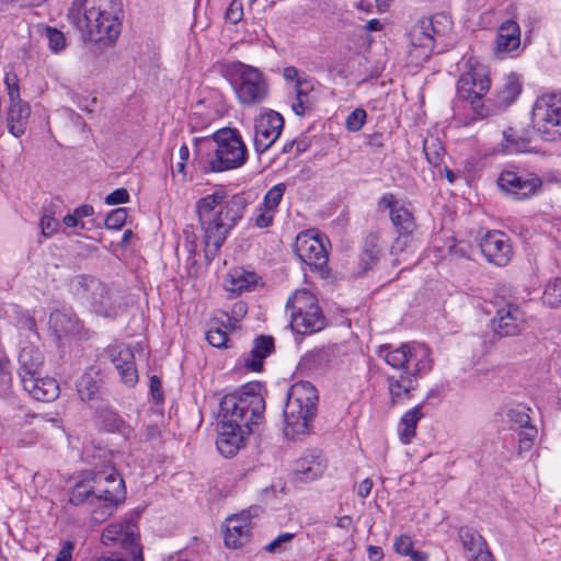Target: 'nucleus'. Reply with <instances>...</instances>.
Returning <instances> with one entry per match:
<instances>
[{"label": "nucleus", "mask_w": 561, "mask_h": 561, "mask_svg": "<svg viewBox=\"0 0 561 561\" xmlns=\"http://www.w3.org/2000/svg\"><path fill=\"white\" fill-rule=\"evenodd\" d=\"M497 185L507 195L523 201L530 198L541 188L542 180L526 171L505 170L500 174Z\"/></svg>", "instance_id": "obj_13"}, {"label": "nucleus", "mask_w": 561, "mask_h": 561, "mask_svg": "<svg viewBox=\"0 0 561 561\" xmlns=\"http://www.w3.org/2000/svg\"><path fill=\"white\" fill-rule=\"evenodd\" d=\"M274 350V339L271 335H259L254 339L251 351L243 357L245 368L255 373L262 371L264 359L268 357Z\"/></svg>", "instance_id": "obj_22"}, {"label": "nucleus", "mask_w": 561, "mask_h": 561, "mask_svg": "<svg viewBox=\"0 0 561 561\" xmlns=\"http://www.w3.org/2000/svg\"><path fill=\"white\" fill-rule=\"evenodd\" d=\"M257 280L259 276L256 273L247 271L243 267H236L226 276L225 288L232 294L241 295L253 290Z\"/></svg>", "instance_id": "obj_29"}, {"label": "nucleus", "mask_w": 561, "mask_h": 561, "mask_svg": "<svg viewBox=\"0 0 561 561\" xmlns=\"http://www.w3.org/2000/svg\"><path fill=\"white\" fill-rule=\"evenodd\" d=\"M325 469L322 453L318 449L308 450L295 460L293 470L301 481L309 482L319 478Z\"/></svg>", "instance_id": "obj_21"}, {"label": "nucleus", "mask_w": 561, "mask_h": 561, "mask_svg": "<svg viewBox=\"0 0 561 561\" xmlns=\"http://www.w3.org/2000/svg\"><path fill=\"white\" fill-rule=\"evenodd\" d=\"M290 319V327L297 334H310L325 327V317L320 308L305 311L300 316H291Z\"/></svg>", "instance_id": "obj_27"}, {"label": "nucleus", "mask_w": 561, "mask_h": 561, "mask_svg": "<svg viewBox=\"0 0 561 561\" xmlns=\"http://www.w3.org/2000/svg\"><path fill=\"white\" fill-rule=\"evenodd\" d=\"M495 314L491 327L499 336L518 335L525 328L526 313L513 299L496 294L493 299Z\"/></svg>", "instance_id": "obj_12"}, {"label": "nucleus", "mask_w": 561, "mask_h": 561, "mask_svg": "<svg viewBox=\"0 0 561 561\" xmlns=\"http://www.w3.org/2000/svg\"><path fill=\"white\" fill-rule=\"evenodd\" d=\"M286 308L290 310V317L301 314L305 311L320 308L317 298L307 289L296 290L287 300Z\"/></svg>", "instance_id": "obj_32"}, {"label": "nucleus", "mask_w": 561, "mask_h": 561, "mask_svg": "<svg viewBox=\"0 0 561 561\" xmlns=\"http://www.w3.org/2000/svg\"><path fill=\"white\" fill-rule=\"evenodd\" d=\"M225 545L228 548L238 549L244 546L250 538V523L238 515L226 519Z\"/></svg>", "instance_id": "obj_24"}, {"label": "nucleus", "mask_w": 561, "mask_h": 561, "mask_svg": "<svg viewBox=\"0 0 561 561\" xmlns=\"http://www.w3.org/2000/svg\"><path fill=\"white\" fill-rule=\"evenodd\" d=\"M259 215L255 217V225L259 228H267L272 225L274 213L271 210L265 209V207L260 206L259 207Z\"/></svg>", "instance_id": "obj_55"}, {"label": "nucleus", "mask_w": 561, "mask_h": 561, "mask_svg": "<svg viewBox=\"0 0 561 561\" xmlns=\"http://www.w3.org/2000/svg\"><path fill=\"white\" fill-rule=\"evenodd\" d=\"M217 144L215 158L210 160L213 172H224L242 167L248 158L247 147L237 129L224 128L213 136Z\"/></svg>", "instance_id": "obj_10"}, {"label": "nucleus", "mask_w": 561, "mask_h": 561, "mask_svg": "<svg viewBox=\"0 0 561 561\" xmlns=\"http://www.w3.org/2000/svg\"><path fill=\"white\" fill-rule=\"evenodd\" d=\"M322 236L312 230L300 232L294 242V252L297 257L309 267L311 272H317L321 277L329 274L328 260L329 254L325 249Z\"/></svg>", "instance_id": "obj_11"}, {"label": "nucleus", "mask_w": 561, "mask_h": 561, "mask_svg": "<svg viewBox=\"0 0 561 561\" xmlns=\"http://www.w3.org/2000/svg\"><path fill=\"white\" fill-rule=\"evenodd\" d=\"M59 226L58 220H56L50 215H44L41 219V230L42 234L45 237H50L54 232L57 231Z\"/></svg>", "instance_id": "obj_53"}, {"label": "nucleus", "mask_w": 561, "mask_h": 561, "mask_svg": "<svg viewBox=\"0 0 561 561\" xmlns=\"http://www.w3.org/2000/svg\"><path fill=\"white\" fill-rule=\"evenodd\" d=\"M334 358L333 346H322L306 353L300 362L299 366L302 370L308 374H314L327 369Z\"/></svg>", "instance_id": "obj_26"}, {"label": "nucleus", "mask_w": 561, "mask_h": 561, "mask_svg": "<svg viewBox=\"0 0 561 561\" xmlns=\"http://www.w3.org/2000/svg\"><path fill=\"white\" fill-rule=\"evenodd\" d=\"M101 378L93 368L87 370L77 382V390L80 398L91 400L100 389Z\"/></svg>", "instance_id": "obj_35"}, {"label": "nucleus", "mask_w": 561, "mask_h": 561, "mask_svg": "<svg viewBox=\"0 0 561 561\" xmlns=\"http://www.w3.org/2000/svg\"><path fill=\"white\" fill-rule=\"evenodd\" d=\"M479 247L486 261L496 266H505L512 259L510 239L502 231H488L481 238Z\"/></svg>", "instance_id": "obj_16"}, {"label": "nucleus", "mask_w": 561, "mask_h": 561, "mask_svg": "<svg viewBox=\"0 0 561 561\" xmlns=\"http://www.w3.org/2000/svg\"><path fill=\"white\" fill-rule=\"evenodd\" d=\"M41 34L48 41L49 49L58 54L66 48V37L64 33L56 27L48 25H41Z\"/></svg>", "instance_id": "obj_40"}, {"label": "nucleus", "mask_w": 561, "mask_h": 561, "mask_svg": "<svg viewBox=\"0 0 561 561\" xmlns=\"http://www.w3.org/2000/svg\"><path fill=\"white\" fill-rule=\"evenodd\" d=\"M520 91L522 89L518 80L514 77H511L500 93L501 103H503L505 106L510 105L516 100Z\"/></svg>", "instance_id": "obj_44"}, {"label": "nucleus", "mask_w": 561, "mask_h": 561, "mask_svg": "<svg viewBox=\"0 0 561 561\" xmlns=\"http://www.w3.org/2000/svg\"><path fill=\"white\" fill-rule=\"evenodd\" d=\"M393 547L394 550L401 556H408L414 549L412 539L407 535H401L398 537L394 540Z\"/></svg>", "instance_id": "obj_52"}, {"label": "nucleus", "mask_w": 561, "mask_h": 561, "mask_svg": "<svg viewBox=\"0 0 561 561\" xmlns=\"http://www.w3.org/2000/svg\"><path fill=\"white\" fill-rule=\"evenodd\" d=\"M542 119L545 122L543 130L549 131V126L559 127L560 129L553 131V136L561 138V98L545 110Z\"/></svg>", "instance_id": "obj_39"}, {"label": "nucleus", "mask_w": 561, "mask_h": 561, "mask_svg": "<svg viewBox=\"0 0 561 561\" xmlns=\"http://www.w3.org/2000/svg\"><path fill=\"white\" fill-rule=\"evenodd\" d=\"M530 409L524 405L511 407L505 410L506 419L516 426L518 435V454L527 453L534 446L538 431L531 424L528 411Z\"/></svg>", "instance_id": "obj_17"}, {"label": "nucleus", "mask_w": 561, "mask_h": 561, "mask_svg": "<svg viewBox=\"0 0 561 561\" xmlns=\"http://www.w3.org/2000/svg\"><path fill=\"white\" fill-rule=\"evenodd\" d=\"M226 198L225 190L219 188L196 203V213L205 234V259L208 262L217 256L249 204L242 193L234 194L228 201Z\"/></svg>", "instance_id": "obj_2"}, {"label": "nucleus", "mask_w": 561, "mask_h": 561, "mask_svg": "<svg viewBox=\"0 0 561 561\" xmlns=\"http://www.w3.org/2000/svg\"><path fill=\"white\" fill-rule=\"evenodd\" d=\"M448 24L449 21L443 13L434 16H423L411 28L410 42L414 47H422L432 51L435 36L444 33Z\"/></svg>", "instance_id": "obj_15"}, {"label": "nucleus", "mask_w": 561, "mask_h": 561, "mask_svg": "<svg viewBox=\"0 0 561 561\" xmlns=\"http://www.w3.org/2000/svg\"><path fill=\"white\" fill-rule=\"evenodd\" d=\"M367 118V113L363 108H355L351 112L345 121V127L348 131H358L364 126Z\"/></svg>", "instance_id": "obj_46"}, {"label": "nucleus", "mask_w": 561, "mask_h": 561, "mask_svg": "<svg viewBox=\"0 0 561 561\" xmlns=\"http://www.w3.org/2000/svg\"><path fill=\"white\" fill-rule=\"evenodd\" d=\"M102 542L104 545L119 542L125 549L129 551H134V549L140 548L138 545L137 527L130 520L107 525L102 533Z\"/></svg>", "instance_id": "obj_19"}, {"label": "nucleus", "mask_w": 561, "mask_h": 561, "mask_svg": "<svg viewBox=\"0 0 561 561\" xmlns=\"http://www.w3.org/2000/svg\"><path fill=\"white\" fill-rule=\"evenodd\" d=\"M263 512L262 507L259 505L251 506L248 510L242 511L241 513L237 514L240 518L245 519L248 523L251 524V518L257 517Z\"/></svg>", "instance_id": "obj_60"}, {"label": "nucleus", "mask_w": 561, "mask_h": 561, "mask_svg": "<svg viewBox=\"0 0 561 561\" xmlns=\"http://www.w3.org/2000/svg\"><path fill=\"white\" fill-rule=\"evenodd\" d=\"M379 207H385L390 210V214H392L393 209L398 208L401 203L397 201L393 194H385L381 196L378 203Z\"/></svg>", "instance_id": "obj_56"}, {"label": "nucleus", "mask_w": 561, "mask_h": 561, "mask_svg": "<svg viewBox=\"0 0 561 561\" xmlns=\"http://www.w3.org/2000/svg\"><path fill=\"white\" fill-rule=\"evenodd\" d=\"M75 546L71 541H66L59 550L55 561H71V554Z\"/></svg>", "instance_id": "obj_58"}, {"label": "nucleus", "mask_w": 561, "mask_h": 561, "mask_svg": "<svg viewBox=\"0 0 561 561\" xmlns=\"http://www.w3.org/2000/svg\"><path fill=\"white\" fill-rule=\"evenodd\" d=\"M295 535L291 533H283L267 543L263 549L267 553H282L286 550V543L294 539Z\"/></svg>", "instance_id": "obj_48"}, {"label": "nucleus", "mask_w": 561, "mask_h": 561, "mask_svg": "<svg viewBox=\"0 0 561 561\" xmlns=\"http://www.w3.org/2000/svg\"><path fill=\"white\" fill-rule=\"evenodd\" d=\"M520 45V27L514 20L504 21L497 30L495 50L497 54H507Z\"/></svg>", "instance_id": "obj_25"}, {"label": "nucleus", "mask_w": 561, "mask_h": 561, "mask_svg": "<svg viewBox=\"0 0 561 561\" xmlns=\"http://www.w3.org/2000/svg\"><path fill=\"white\" fill-rule=\"evenodd\" d=\"M226 77L232 84L236 95L242 105H259L266 100L268 84L259 68L236 61L228 66Z\"/></svg>", "instance_id": "obj_7"}, {"label": "nucleus", "mask_w": 561, "mask_h": 561, "mask_svg": "<svg viewBox=\"0 0 561 561\" xmlns=\"http://www.w3.org/2000/svg\"><path fill=\"white\" fill-rule=\"evenodd\" d=\"M4 82H5V85L8 89V96H9L10 103L22 100L20 96L19 80H18L16 75L7 73L5 78H4Z\"/></svg>", "instance_id": "obj_50"}, {"label": "nucleus", "mask_w": 561, "mask_h": 561, "mask_svg": "<svg viewBox=\"0 0 561 561\" xmlns=\"http://www.w3.org/2000/svg\"><path fill=\"white\" fill-rule=\"evenodd\" d=\"M76 216L80 219L90 217L94 214V209L91 205H81L75 209Z\"/></svg>", "instance_id": "obj_64"}, {"label": "nucleus", "mask_w": 561, "mask_h": 561, "mask_svg": "<svg viewBox=\"0 0 561 561\" xmlns=\"http://www.w3.org/2000/svg\"><path fill=\"white\" fill-rule=\"evenodd\" d=\"M225 18L232 24H237L243 18V7L240 0H232L225 12Z\"/></svg>", "instance_id": "obj_49"}, {"label": "nucleus", "mask_w": 561, "mask_h": 561, "mask_svg": "<svg viewBox=\"0 0 561 561\" xmlns=\"http://www.w3.org/2000/svg\"><path fill=\"white\" fill-rule=\"evenodd\" d=\"M127 219L126 208H116L112 210L105 218V227L110 230L121 229Z\"/></svg>", "instance_id": "obj_47"}, {"label": "nucleus", "mask_w": 561, "mask_h": 561, "mask_svg": "<svg viewBox=\"0 0 561 561\" xmlns=\"http://www.w3.org/2000/svg\"><path fill=\"white\" fill-rule=\"evenodd\" d=\"M285 190L286 186L284 183H278L271 187L265 194L263 204L261 206L265 207V209L267 210L275 213L284 196Z\"/></svg>", "instance_id": "obj_42"}, {"label": "nucleus", "mask_w": 561, "mask_h": 561, "mask_svg": "<svg viewBox=\"0 0 561 561\" xmlns=\"http://www.w3.org/2000/svg\"><path fill=\"white\" fill-rule=\"evenodd\" d=\"M108 355L122 381L129 387L135 386L138 381V373L131 348L128 346H115L108 350Z\"/></svg>", "instance_id": "obj_20"}, {"label": "nucleus", "mask_w": 561, "mask_h": 561, "mask_svg": "<svg viewBox=\"0 0 561 561\" xmlns=\"http://www.w3.org/2000/svg\"><path fill=\"white\" fill-rule=\"evenodd\" d=\"M18 327L22 330L35 332L36 322L30 314L23 313L16 320Z\"/></svg>", "instance_id": "obj_57"}, {"label": "nucleus", "mask_w": 561, "mask_h": 561, "mask_svg": "<svg viewBox=\"0 0 561 561\" xmlns=\"http://www.w3.org/2000/svg\"><path fill=\"white\" fill-rule=\"evenodd\" d=\"M373 481L369 478L364 479L357 488V495L365 499L370 494Z\"/></svg>", "instance_id": "obj_61"}, {"label": "nucleus", "mask_w": 561, "mask_h": 561, "mask_svg": "<svg viewBox=\"0 0 561 561\" xmlns=\"http://www.w3.org/2000/svg\"><path fill=\"white\" fill-rule=\"evenodd\" d=\"M248 312V307L243 301H238L233 305L231 313L234 320L243 318Z\"/></svg>", "instance_id": "obj_62"}, {"label": "nucleus", "mask_w": 561, "mask_h": 561, "mask_svg": "<svg viewBox=\"0 0 561 561\" xmlns=\"http://www.w3.org/2000/svg\"><path fill=\"white\" fill-rule=\"evenodd\" d=\"M380 252L379 237L376 233H369L365 239L364 250L360 255V263L365 270L370 268L379 260Z\"/></svg>", "instance_id": "obj_38"}, {"label": "nucleus", "mask_w": 561, "mask_h": 561, "mask_svg": "<svg viewBox=\"0 0 561 561\" xmlns=\"http://www.w3.org/2000/svg\"><path fill=\"white\" fill-rule=\"evenodd\" d=\"M284 127L283 116L270 110L260 115L254 123V149L262 154L278 139Z\"/></svg>", "instance_id": "obj_14"}, {"label": "nucleus", "mask_w": 561, "mask_h": 561, "mask_svg": "<svg viewBox=\"0 0 561 561\" xmlns=\"http://www.w3.org/2000/svg\"><path fill=\"white\" fill-rule=\"evenodd\" d=\"M25 391L37 401L48 402L59 396V386L53 378H42L36 375L21 381Z\"/></svg>", "instance_id": "obj_23"}, {"label": "nucleus", "mask_w": 561, "mask_h": 561, "mask_svg": "<svg viewBox=\"0 0 561 561\" xmlns=\"http://www.w3.org/2000/svg\"><path fill=\"white\" fill-rule=\"evenodd\" d=\"M99 423L101 428L108 433H124L127 428L125 421L112 409L99 411Z\"/></svg>", "instance_id": "obj_36"}, {"label": "nucleus", "mask_w": 561, "mask_h": 561, "mask_svg": "<svg viewBox=\"0 0 561 561\" xmlns=\"http://www.w3.org/2000/svg\"><path fill=\"white\" fill-rule=\"evenodd\" d=\"M129 201V194L125 188H116L105 197L107 205H119Z\"/></svg>", "instance_id": "obj_54"}, {"label": "nucleus", "mask_w": 561, "mask_h": 561, "mask_svg": "<svg viewBox=\"0 0 561 561\" xmlns=\"http://www.w3.org/2000/svg\"><path fill=\"white\" fill-rule=\"evenodd\" d=\"M422 408L423 404L420 403L402 415L400 421L402 428L399 433L403 444H409L415 436L417 422L423 417Z\"/></svg>", "instance_id": "obj_33"}, {"label": "nucleus", "mask_w": 561, "mask_h": 561, "mask_svg": "<svg viewBox=\"0 0 561 561\" xmlns=\"http://www.w3.org/2000/svg\"><path fill=\"white\" fill-rule=\"evenodd\" d=\"M543 299L551 307L561 306V278H556L547 285Z\"/></svg>", "instance_id": "obj_45"}, {"label": "nucleus", "mask_w": 561, "mask_h": 561, "mask_svg": "<svg viewBox=\"0 0 561 561\" xmlns=\"http://www.w3.org/2000/svg\"><path fill=\"white\" fill-rule=\"evenodd\" d=\"M125 497L123 478L113 467H106L101 471L85 472L72 486L69 503L76 506L88 505L91 519L94 523H103L113 515Z\"/></svg>", "instance_id": "obj_3"}, {"label": "nucleus", "mask_w": 561, "mask_h": 561, "mask_svg": "<svg viewBox=\"0 0 561 561\" xmlns=\"http://www.w3.org/2000/svg\"><path fill=\"white\" fill-rule=\"evenodd\" d=\"M206 340L214 347H229L227 331L218 321H211L206 331Z\"/></svg>", "instance_id": "obj_41"}, {"label": "nucleus", "mask_w": 561, "mask_h": 561, "mask_svg": "<svg viewBox=\"0 0 561 561\" xmlns=\"http://www.w3.org/2000/svg\"><path fill=\"white\" fill-rule=\"evenodd\" d=\"M124 16L122 0H84L72 8L69 18L84 41L111 46L122 32Z\"/></svg>", "instance_id": "obj_4"}, {"label": "nucleus", "mask_w": 561, "mask_h": 561, "mask_svg": "<svg viewBox=\"0 0 561 561\" xmlns=\"http://www.w3.org/2000/svg\"><path fill=\"white\" fill-rule=\"evenodd\" d=\"M467 71L462 73L457 82V100L467 101L477 117H486L489 107L482 101L490 90V78L485 67L474 58L466 61Z\"/></svg>", "instance_id": "obj_9"}, {"label": "nucleus", "mask_w": 561, "mask_h": 561, "mask_svg": "<svg viewBox=\"0 0 561 561\" xmlns=\"http://www.w3.org/2000/svg\"><path fill=\"white\" fill-rule=\"evenodd\" d=\"M49 329L58 339L77 334L81 330V323L71 311L56 310L49 316Z\"/></svg>", "instance_id": "obj_28"}, {"label": "nucleus", "mask_w": 561, "mask_h": 561, "mask_svg": "<svg viewBox=\"0 0 561 561\" xmlns=\"http://www.w3.org/2000/svg\"><path fill=\"white\" fill-rule=\"evenodd\" d=\"M423 150H424L427 161L432 165L437 167L442 163L443 156H444V148L438 140H436V139H433L431 141L425 140L424 145H423Z\"/></svg>", "instance_id": "obj_43"}, {"label": "nucleus", "mask_w": 561, "mask_h": 561, "mask_svg": "<svg viewBox=\"0 0 561 561\" xmlns=\"http://www.w3.org/2000/svg\"><path fill=\"white\" fill-rule=\"evenodd\" d=\"M390 219L399 237L394 240L391 252L398 254L413 245L412 233L416 228L415 219L411 209L401 204L390 214Z\"/></svg>", "instance_id": "obj_18"}, {"label": "nucleus", "mask_w": 561, "mask_h": 561, "mask_svg": "<svg viewBox=\"0 0 561 561\" xmlns=\"http://www.w3.org/2000/svg\"><path fill=\"white\" fill-rule=\"evenodd\" d=\"M318 391L309 381L294 383L284 407V434L290 439L309 433L310 424L316 417Z\"/></svg>", "instance_id": "obj_6"}, {"label": "nucleus", "mask_w": 561, "mask_h": 561, "mask_svg": "<svg viewBox=\"0 0 561 561\" xmlns=\"http://www.w3.org/2000/svg\"><path fill=\"white\" fill-rule=\"evenodd\" d=\"M458 535L463 548L472 552L473 556L489 550L486 541L478 530L466 526L459 529Z\"/></svg>", "instance_id": "obj_34"}, {"label": "nucleus", "mask_w": 561, "mask_h": 561, "mask_svg": "<svg viewBox=\"0 0 561 561\" xmlns=\"http://www.w3.org/2000/svg\"><path fill=\"white\" fill-rule=\"evenodd\" d=\"M19 376L21 381L41 375L39 369L43 365L41 352L33 347H24L19 355Z\"/></svg>", "instance_id": "obj_31"}, {"label": "nucleus", "mask_w": 561, "mask_h": 561, "mask_svg": "<svg viewBox=\"0 0 561 561\" xmlns=\"http://www.w3.org/2000/svg\"><path fill=\"white\" fill-rule=\"evenodd\" d=\"M31 115V106L27 102L20 100L10 103L7 117V126L14 137L22 136L27 127Z\"/></svg>", "instance_id": "obj_30"}, {"label": "nucleus", "mask_w": 561, "mask_h": 561, "mask_svg": "<svg viewBox=\"0 0 561 561\" xmlns=\"http://www.w3.org/2000/svg\"><path fill=\"white\" fill-rule=\"evenodd\" d=\"M73 284L77 295L88 301L96 314L115 318L124 310V298L121 293L108 288L98 278L78 275Z\"/></svg>", "instance_id": "obj_8"}, {"label": "nucleus", "mask_w": 561, "mask_h": 561, "mask_svg": "<svg viewBox=\"0 0 561 561\" xmlns=\"http://www.w3.org/2000/svg\"><path fill=\"white\" fill-rule=\"evenodd\" d=\"M503 148L507 153L527 152L529 148V140L519 136L512 127L503 130Z\"/></svg>", "instance_id": "obj_37"}, {"label": "nucleus", "mask_w": 561, "mask_h": 561, "mask_svg": "<svg viewBox=\"0 0 561 561\" xmlns=\"http://www.w3.org/2000/svg\"><path fill=\"white\" fill-rule=\"evenodd\" d=\"M64 224L67 227H80L81 229H84V224L79 220V218L76 216V213L67 214L64 219Z\"/></svg>", "instance_id": "obj_63"}, {"label": "nucleus", "mask_w": 561, "mask_h": 561, "mask_svg": "<svg viewBox=\"0 0 561 561\" xmlns=\"http://www.w3.org/2000/svg\"><path fill=\"white\" fill-rule=\"evenodd\" d=\"M431 351L424 344H402L391 350L390 345H381L378 351L392 368L400 370V375L388 376L387 382L392 403L403 400L416 387L419 376L432 369Z\"/></svg>", "instance_id": "obj_5"}, {"label": "nucleus", "mask_w": 561, "mask_h": 561, "mask_svg": "<svg viewBox=\"0 0 561 561\" xmlns=\"http://www.w3.org/2000/svg\"><path fill=\"white\" fill-rule=\"evenodd\" d=\"M11 373L7 363L0 359V397L5 396L11 388Z\"/></svg>", "instance_id": "obj_51"}, {"label": "nucleus", "mask_w": 561, "mask_h": 561, "mask_svg": "<svg viewBox=\"0 0 561 561\" xmlns=\"http://www.w3.org/2000/svg\"><path fill=\"white\" fill-rule=\"evenodd\" d=\"M150 391H151L152 398L156 401L162 400L163 394H162V390H161V381L158 376L150 377Z\"/></svg>", "instance_id": "obj_59"}, {"label": "nucleus", "mask_w": 561, "mask_h": 561, "mask_svg": "<svg viewBox=\"0 0 561 561\" xmlns=\"http://www.w3.org/2000/svg\"><path fill=\"white\" fill-rule=\"evenodd\" d=\"M265 400L260 383L243 387L240 394L229 393L220 400L219 430L216 446L226 458L244 446V438L264 420Z\"/></svg>", "instance_id": "obj_1"}]
</instances>
